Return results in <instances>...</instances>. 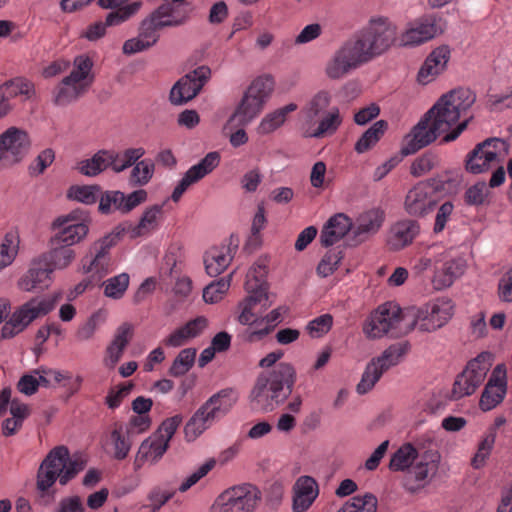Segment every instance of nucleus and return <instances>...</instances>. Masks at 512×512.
<instances>
[{"label": "nucleus", "mask_w": 512, "mask_h": 512, "mask_svg": "<svg viewBox=\"0 0 512 512\" xmlns=\"http://www.w3.org/2000/svg\"><path fill=\"white\" fill-rule=\"evenodd\" d=\"M489 195V190L485 182H477L469 187L465 192V201L469 205H482Z\"/></svg>", "instance_id": "0e129e2a"}, {"label": "nucleus", "mask_w": 512, "mask_h": 512, "mask_svg": "<svg viewBox=\"0 0 512 512\" xmlns=\"http://www.w3.org/2000/svg\"><path fill=\"white\" fill-rule=\"evenodd\" d=\"M237 402L236 393L232 389H223L212 395L205 404L217 419L225 416Z\"/></svg>", "instance_id": "4c0bfd02"}, {"label": "nucleus", "mask_w": 512, "mask_h": 512, "mask_svg": "<svg viewBox=\"0 0 512 512\" xmlns=\"http://www.w3.org/2000/svg\"><path fill=\"white\" fill-rule=\"evenodd\" d=\"M145 154V150L139 148L126 149L122 154L112 150L113 163L110 164L112 170L120 173L125 169L133 166Z\"/></svg>", "instance_id": "49530a36"}, {"label": "nucleus", "mask_w": 512, "mask_h": 512, "mask_svg": "<svg viewBox=\"0 0 512 512\" xmlns=\"http://www.w3.org/2000/svg\"><path fill=\"white\" fill-rule=\"evenodd\" d=\"M217 418L204 403L192 415L184 427L185 438L187 441H194L205 430H207Z\"/></svg>", "instance_id": "473e14b6"}, {"label": "nucleus", "mask_w": 512, "mask_h": 512, "mask_svg": "<svg viewBox=\"0 0 512 512\" xmlns=\"http://www.w3.org/2000/svg\"><path fill=\"white\" fill-rule=\"evenodd\" d=\"M93 61L87 55L74 58L73 69L53 90V102L57 106H67L84 96L94 81Z\"/></svg>", "instance_id": "423d86ee"}, {"label": "nucleus", "mask_w": 512, "mask_h": 512, "mask_svg": "<svg viewBox=\"0 0 512 512\" xmlns=\"http://www.w3.org/2000/svg\"><path fill=\"white\" fill-rule=\"evenodd\" d=\"M2 86L10 99L22 96L24 100H31L36 95L34 83L24 77H15L5 81Z\"/></svg>", "instance_id": "79ce46f5"}, {"label": "nucleus", "mask_w": 512, "mask_h": 512, "mask_svg": "<svg viewBox=\"0 0 512 512\" xmlns=\"http://www.w3.org/2000/svg\"><path fill=\"white\" fill-rule=\"evenodd\" d=\"M124 193L121 191H106L99 200V210L104 214L112 211L123 213Z\"/></svg>", "instance_id": "5fc2aeb1"}, {"label": "nucleus", "mask_w": 512, "mask_h": 512, "mask_svg": "<svg viewBox=\"0 0 512 512\" xmlns=\"http://www.w3.org/2000/svg\"><path fill=\"white\" fill-rule=\"evenodd\" d=\"M420 232V225L412 219L396 222L389 230L387 245L392 251H399L410 245Z\"/></svg>", "instance_id": "a878e982"}, {"label": "nucleus", "mask_w": 512, "mask_h": 512, "mask_svg": "<svg viewBox=\"0 0 512 512\" xmlns=\"http://www.w3.org/2000/svg\"><path fill=\"white\" fill-rule=\"evenodd\" d=\"M119 233H109L95 241L89 248V253L102 258L111 259L110 249L118 242Z\"/></svg>", "instance_id": "680f3d73"}, {"label": "nucleus", "mask_w": 512, "mask_h": 512, "mask_svg": "<svg viewBox=\"0 0 512 512\" xmlns=\"http://www.w3.org/2000/svg\"><path fill=\"white\" fill-rule=\"evenodd\" d=\"M439 159L432 153H425L416 158L410 167V173L414 177H421L438 165Z\"/></svg>", "instance_id": "052dcab7"}, {"label": "nucleus", "mask_w": 512, "mask_h": 512, "mask_svg": "<svg viewBox=\"0 0 512 512\" xmlns=\"http://www.w3.org/2000/svg\"><path fill=\"white\" fill-rule=\"evenodd\" d=\"M507 392V376L504 364H498L482 392L479 407L482 411H490L499 405Z\"/></svg>", "instance_id": "4be33fe9"}, {"label": "nucleus", "mask_w": 512, "mask_h": 512, "mask_svg": "<svg viewBox=\"0 0 512 512\" xmlns=\"http://www.w3.org/2000/svg\"><path fill=\"white\" fill-rule=\"evenodd\" d=\"M165 203L166 201L163 204H155L148 207L143 212L139 224L132 229L131 237H138L156 229L163 216V207Z\"/></svg>", "instance_id": "58836bf2"}, {"label": "nucleus", "mask_w": 512, "mask_h": 512, "mask_svg": "<svg viewBox=\"0 0 512 512\" xmlns=\"http://www.w3.org/2000/svg\"><path fill=\"white\" fill-rule=\"evenodd\" d=\"M465 269L466 263L463 259H452L444 263L442 273L436 275L434 281L439 288L449 287L456 278L465 272Z\"/></svg>", "instance_id": "37998d69"}, {"label": "nucleus", "mask_w": 512, "mask_h": 512, "mask_svg": "<svg viewBox=\"0 0 512 512\" xmlns=\"http://www.w3.org/2000/svg\"><path fill=\"white\" fill-rule=\"evenodd\" d=\"M220 163V155L218 152H209L206 156L197 164L190 167L179 181L177 186L174 188L171 199L174 202H178L182 195L192 184L197 183L203 179L206 175L210 174Z\"/></svg>", "instance_id": "412c9836"}, {"label": "nucleus", "mask_w": 512, "mask_h": 512, "mask_svg": "<svg viewBox=\"0 0 512 512\" xmlns=\"http://www.w3.org/2000/svg\"><path fill=\"white\" fill-rule=\"evenodd\" d=\"M450 182V178L434 177L417 183L406 194L404 201L405 211L414 217L426 216L436 206L437 200L434 192L445 190L446 184Z\"/></svg>", "instance_id": "9d476101"}, {"label": "nucleus", "mask_w": 512, "mask_h": 512, "mask_svg": "<svg viewBox=\"0 0 512 512\" xmlns=\"http://www.w3.org/2000/svg\"><path fill=\"white\" fill-rule=\"evenodd\" d=\"M342 123L339 108L336 106L330 107L326 114L320 116L312 123L306 121L305 129L303 132L306 138H324L333 135Z\"/></svg>", "instance_id": "b1692460"}, {"label": "nucleus", "mask_w": 512, "mask_h": 512, "mask_svg": "<svg viewBox=\"0 0 512 512\" xmlns=\"http://www.w3.org/2000/svg\"><path fill=\"white\" fill-rule=\"evenodd\" d=\"M155 164L151 159L136 161L130 174V183L134 186H144L153 177Z\"/></svg>", "instance_id": "8fccbe9b"}, {"label": "nucleus", "mask_w": 512, "mask_h": 512, "mask_svg": "<svg viewBox=\"0 0 512 512\" xmlns=\"http://www.w3.org/2000/svg\"><path fill=\"white\" fill-rule=\"evenodd\" d=\"M397 37V26L387 17L371 18L368 25L346 40L325 65L331 80L344 78L349 72L386 52Z\"/></svg>", "instance_id": "f03ea898"}, {"label": "nucleus", "mask_w": 512, "mask_h": 512, "mask_svg": "<svg viewBox=\"0 0 512 512\" xmlns=\"http://www.w3.org/2000/svg\"><path fill=\"white\" fill-rule=\"evenodd\" d=\"M508 145L499 138H489L477 144L468 154L466 160L467 171L480 174L489 169L492 162L496 161L501 151L506 152Z\"/></svg>", "instance_id": "6ab92c4d"}, {"label": "nucleus", "mask_w": 512, "mask_h": 512, "mask_svg": "<svg viewBox=\"0 0 512 512\" xmlns=\"http://www.w3.org/2000/svg\"><path fill=\"white\" fill-rule=\"evenodd\" d=\"M30 139L26 131L10 127L0 135V168L11 167L27 155Z\"/></svg>", "instance_id": "2eb2a0df"}, {"label": "nucleus", "mask_w": 512, "mask_h": 512, "mask_svg": "<svg viewBox=\"0 0 512 512\" xmlns=\"http://www.w3.org/2000/svg\"><path fill=\"white\" fill-rule=\"evenodd\" d=\"M83 272L90 275L95 282L101 281L109 272L111 259L88 253L83 259Z\"/></svg>", "instance_id": "c03bdc74"}, {"label": "nucleus", "mask_w": 512, "mask_h": 512, "mask_svg": "<svg viewBox=\"0 0 512 512\" xmlns=\"http://www.w3.org/2000/svg\"><path fill=\"white\" fill-rule=\"evenodd\" d=\"M237 249V244L232 245V238L229 243L211 247L204 254V265L206 273L216 277L226 270L230 265Z\"/></svg>", "instance_id": "5701e85b"}, {"label": "nucleus", "mask_w": 512, "mask_h": 512, "mask_svg": "<svg viewBox=\"0 0 512 512\" xmlns=\"http://www.w3.org/2000/svg\"><path fill=\"white\" fill-rule=\"evenodd\" d=\"M232 274L207 285L203 290V299L206 303H217L226 294L230 287Z\"/></svg>", "instance_id": "603ef678"}, {"label": "nucleus", "mask_w": 512, "mask_h": 512, "mask_svg": "<svg viewBox=\"0 0 512 512\" xmlns=\"http://www.w3.org/2000/svg\"><path fill=\"white\" fill-rule=\"evenodd\" d=\"M40 258L53 271L68 267L75 259V252L65 244H54V239L51 238L50 250L42 254Z\"/></svg>", "instance_id": "72a5a7b5"}, {"label": "nucleus", "mask_w": 512, "mask_h": 512, "mask_svg": "<svg viewBox=\"0 0 512 512\" xmlns=\"http://www.w3.org/2000/svg\"><path fill=\"white\" fill-rule=\"evenodd\" d=\"M260 500V491L251 485L238 486L222 493L212 512H253Z\"/></svg>", "instance_id": "4468645a"}, {"label": "nucleus", "mask_w": 512, "mask_h": 512, "mask_svg": "<svg viewBox=\"0 0 512 512\" xmlns=\"http://www.w3.org/2000/svg\"><path fill=\"white\" fill-rule=\"evenodd\" d=\"M383 213L373 209L361 214L353 230V244L358 245L374 235L382 226Z\"/></svg>", "instance_id": "7c9ffc66"}, {"label": "nucleus", "mask_w": 512, "mask_h": 512, "mask_svg": "<svg viewBox=\"0 0 512 512\" xmlns=\"http://www.w3.org/2000/svg\"><path fill=\"white\" fill-rule=\"evenodd\" d=\"M297 109V105L289 103L288 105L281 107L271 113H268L259 123L257 131L259 134L267 135L279 127H281L286 121L287 115Z\"/></svg>", "instance_id": "ea45409f"}, {"label": "nucleus", "mask_w": 512, "mask_h": 512, "mask_svg": "<svg viewBox=\"0 0 512 512\" xmlns=\"http://www.w3.org/2000/svg\"><path fill=\"white\" fill-rule=\"evenodd\" d=\"M18 245L13 235L7 234L0 244V271L9 266L17 255Z\"/></svg>", "instance_id": "bf43d9fd"}, {"label": "nucleus", "mask_w": 512, "mask_h": 512, "mask_svg": "<svg viewBox=\"0 0 512 512\" xmlns=\"http://www.w3.org/2000/svg\"><path fill=\"white\" fill-rule=\"evenodd\" d=\"M220 163V155L218 152H209L206 156L197 164L190 167L179 181L177 186L174 188L171 199L174 202H178L182 195L192 184L197 183L203 179L206 175L210 174Z\"/></svg>", "instance_id": "aec40b11"}, {"label": "nucleus", "mask_w": 512, "mask_h": 512, "mask_svg": "<svg viewBox=\"0 0 512 512\" xmlns=\"http://www.w3.org/2000/svg\"><path fill=\"white\" fill-rule=\"evenodd\" d=\"M248 297L245 299L243 303L242 312L239 315V322L243 325H251L257 322V316L253 312V309L257 303L262 302V300H267V296L256 293H248Z\"/></svg>", "instance_id": "4d7b16f0"}, {"label": "nucleus", "mask_w": 512, "mask_h": 512, "mask_svg": "<svg viewBox=\"0 0 512 512\" xmlns=\"http://www.w3.org/2000/svg\"><path fill=\"white\" fill-rule=\"evenodd\" d=\"M318 485L314 478L301 476L294 485L293 510L306 511L318 496Z\"/></svg>", "instance_id": "c756f323"}, {"label": "nucleus", "mask_w": 512, "mask_h": 512, "mask_svg": "<svg viewBox=\"0 0 512 512\" xmlns=\"http://www.w3.org/2000/svg\"><path fill=\"white\" fill-rule=\"evenodd\" d=\"M450 56L451 50L448 45H441L435 48L420 68L418 81L422 84L431 82L446 69Z\"/></svg>", "instance_id": "393cba45"}, {"label": "nucleus", "mask_w": 512, "mask_h": 512, "mask_svg": "<svg viewBox=\"0 0 512 512\" xmlns=\"http://www.w3.org/2000/svg\"><path fill=\"white\" fill-rule=\"evenodd\" d=\"M112 150H99L91 158L77 164L78 171L89 177L97 176L113 163Z\"/></svg>", "instance_id": "c9c22d12"}, {"label": "nucleus", "mask_w": 512, "mask_h": 512, "mask_svg": "<svg viewBox=\"0 0 512 512\" xmlns=\"http://www.w3.org/2000/svg\"><path fill=\"white\" fill-rule=\"evenodd\" d=\"M272 89L273 82L268 76H261L253 80L228 119L225 129L232 124L244 127L254 120L262 112Z\"/></svg>", "instance_id": "0eeeda50"}, {"label": "nucleus", "mask_w": 512, "mask_h": 512, "mask_svg": "<svg viewBox=\"0 0 512 512\" xmlns=\"http://www.w3.org/2000/svg\"><path fill=\"white\" fill-rule=\"evenodd\" d=\"M410 320L396 303L386 302L371 314L363 330L369 338H380L389 332L398 337L408 333L405 328Z\"/></svg>", "instance_id": "6e6552de"}, {"label": "nucleus", "mask_w": 512, "mask_h": 512, "mask_svg": "<svg viewBox=\"0 0 512 512\" xmlns=\"http://www.w3.org/2000/svg\"><path fill=\"white\" fill-rule=\"evenodd\" d=\"M295 381L296 371L287 362L260 373L250 393L252 407L262 412L273 411L292 393Z\"/></svg>", "instance_id": "20e7f679"}, {"label": "nucleus", "mask_w": 512, "mask_h": 512, "mask_svg": "<svg viewBox=\"0 0 512 512\" xmlns=\"http://www.w3.org/2000/svg\"><path fill=\"white\" fill-rule=\"evenodd\" d=\"M181 422L182 417L180 415H175L173 417L167 418L161 423V425L156 430V432H154V434L157 437L165 440L166 443L169 444L170 440L174 436Z\"/></svg>", "instance_id": "774afa93"}, {"label": "nucleus", "mask_w": 512, "mask_h": 512, "mask_svg": "<svg viewBox=\"0 0 512 512\" xmlns=\"http://www.w3.org/2000/svg\"><path fill=\"white\" fill-rule=\"evenodd\" d=\"M454 314L451 299L438 298L419 308L405 328L410 332L418 328L422 332H434L445 326Z\"/></svg>", "instance_id": "9b49d317"}, {"label": "nucleus", "mask_w": 512, "mask_h": 512, "mask_svg": "<svg viewBox=\"0 0 512 512\" xmlns=\"http://www.w3.org/2000/svg\"><path fill=\"white\" fill-rule=\"evenodd\" d=\"M215 466V460L211 459L202 464L194 473L188 476L179 486L178 490L181 493L188 491L200 479L206 476Z\"/></svg>", "instance_id": "338daca9"}, {"label": "nucleus", "mask_w": 512, "mask_h": 512, "mask_svg": "<svg viewBox=\"0 0 512 512\" xmlns=\"http://www.w3.org/2000/svg\"><path fill=\"white\" fill-rule=\"evenodd\" d=\"M333 324V317L330 314H323L311 320L306 327L307 332L313 338H319L328 333Z\"/></svg>", "instance_id": "e2e57ef3"}, {"label": "nucleus", "mask_w": 512, "mask_h": 512, "mask_svg": "<svg viewBox=\"0 0 512 512\" xmlns=\"http://www.w3.org/2000/svg\"><path fill=\"white\" fill-rule=\"evenodd\" d=\"M100 187L98 185H87L75 187L70 194L75 200L90 205L96 203Z\"/></svg>", "instance_id": "69168bd1"}, {"label": "nucleus", "mask_w": 512, "mask_h": 512, "mask_svg": "<svg viewBox=\"0 0 512 512\" xmlns=\"http://www.w3.org/2000/svg\"><path fill=\"white\" fill-rule=\"evenodd\" d=\"M130 277L127 273H121L104 282V295L113 299H120L129 286Z\"/></svg>", "instance_id": "864d4df0"}, {"label": "nucleus", "mask_w": 512, "mask_h": 512, "mask_svg": "<svg viewBox=\"0 0 512 512\" xmlns=\"http://www.w3.org/2000/svg\"><path fill=\"white\" fill-rule=\"evenodd\" d=\"M495 439L496 432H494L493 430H489L488 433L480 442L478 450L471 460V464L474 468L479 469L484 465L486 459L490 455V452L494 446Z\"/></svg>", "instance_id": "6e6d98bb"}, {"label": "nucleus", "mask_w": 512, "mask_h": 512, "mask_svg": "<svg viewBox=\"0 0 512 512\" xmlns=\"http://www.w3.org/2000/svg\"><path fill=\"white\" fill-rule=\"evenodd\" d=\"M196 357V349L185 348L174 359L169 374L173 377L185 375L193 366Z\"/></svg>", "instance_id": "3c124183"}, {"label": "nucleus", "mask_w": 512, "mask_h": 512, "mask_svg": "<svg viewBox=\"0 0 512 512\" xmlns=\"http://www.w3.org/2000/svg\"><path fill=\"white\" fill-rule=\"evenodd\" d=\"M86 465L87 461L83 457H70L69 449L66 446H56L49 451L39 466L36 487L44 494L56 481L65 486L82 472Z\"/></svg>", "instance_id": "39448f33"}, {"label": "nucleus", "mask_w": 512, "mask_h": 512, "mask_svg": "<svg viewBox=\"0 0 512 512\" xmlns=\"http://www.w3.org/2000/svg\"><path fill=\"white\" fill-rule=\"evenodd\" d=\"M444 29L441 18L433 15L423 16L408 23L400 36V42L403 46H417L442 34Z\"/></svg>", "instance_id": "a211bd4d"}, {"label": "nucleus", "mask_w": 512, "mask_h": 512, "mask_svg": "<svg viewBox=\"0 0 512 512\" xmlns=\"http://www.w3.org/2000/svg\"><path fill=\"white\" fill-rule=\"evenodd\" d=\"M268 259L266 257L259 258L254 266L249 270L245 282L247 293H258L267 296V284L265 277L268 272Z\"/></svg>", "instance_id": "f704fd0d"}, {"label": "nucleus", "mask_w": 512, "mask_h": 512, "mask_svg": "<svg viewBox=\"0 0 512 512\" xmlns=\"http://www.w3.org/2000/svg\"><path fill=\"white\" fill-rule=\"evenodd\" d=\"M410 345L408 342H400L390 345L383 351L381 356L373 358L366 366L356 390L359 394H365L370 391L379 381L384 372L389 368L396 366L401 359L408 353Z\"/></svg>", "instance_id": "f8f14e48"}, {"label": "nucleus", "mask_w": 512, "mask_h": 512, "mask_svg": "<svg viewBox=\"0 0 512 512\" xmlns=\"http://www.w3.org/2000/svg\"><path fill=\"white\" fill-rule=\"evenodd\" d=\"M476 101L475 93L469 88H456L442 95L425 113L420 121L404 138L401 153L412 155L434 142L440 134L446 133L442 141L445 143L456 140L467 128L471 119L467 118L456 124L461 115L466 113Z\"/></svg>", "instance_id": "f257e3e1"}, {"label": "nucleus", "mask_w": 512, "mask_h": 512, "mask_svg": "<svg viewBox=\"0 0 512 512\" xmlns=\"http://www.w3.org/2000/svg\"><path fill=\"white\" fill-rule=\"evenodd\" d=\"M54 228L60 230L52 237L54 244H65L68 247L84 239L89 231L86 217L78 210H74L67 215L60 216L53 222Z\"/></svg>", "instance_id": "f3484780"}, {"label": "nucleus", "mask_w": 512, "mask_h": 512, "mask_svg": "<svg viewBox=\"0 0 512 512\" xmlns=\"http://www.w3.org/2000/svg\"><path fill=\"white\" fill-rule=\"evenodd\" d=\"M189 17L188 11L179 5L161 4L140 21L137 36L123 43V53L133 55L150 49L159 41L161 30L180 27Z\"/></svg>", "instance_id": "7ed1b4c3"}, {"label": "nucleus", "mask_w": 512, "mask_h": 512, "mask_svg": "<svg viewBox=\"0 0 512 512\" xmlns=\"http://www.w3.org/2000/svg\"><path fill=\"white\" fill-rule=\"evenodd\" d=\"M331 95L327 91H319L309 102L306 108V121L312 123L330 109Z\"/></svg>", "instance_id": "de8ad7c7"}, {"label": "nucleus", "mask_w": 512, "mask_h": 512, "mask_svg": "<svg viewBox=\"0 0 512 512\" xmlns=\"http://www.w3.org/2000/svg\"><path fill=\"white\" fill-rule=\"evenodd\" d=\"M387 128L388 123L385 120L375 122L357 140L354 146L355 151L362 154L372 149L382 138Z\"/></svg>", "instance_id": "a19ab883"}, {"label": "nucleus", "mask_w": 512, "mask_h": 512, "mask_svg": "<svg viewBox=\"0 0 512 512\" xmlns=\"http://www.w3.org/2000/svg\"><path fill=\"white\" fill-rule=\"evenodd\" d=\"M417 456L418 452L412 444H404L392 455L389 468L393 471L409 470Z\"/></svg>", "instance_id": "a18cd8bd"}, {"label": "nucleus", "mask_w": 512, "mask_h": 512, "mask_svg": "<svg viewBox=\"0 0 512 512\" xmlns=\"http://www.w3.org/2000/svg\"><path fill=\"white\" fill-rule=\"evenodd\" d=\"M126 0H99L102 8L113 9L107 14L105 23L108 27L120 25L133 16L142 8V1H133L123 5Z\"/></svg>", "instance_id": "cd10ccee"}, {"label": "nucleus", "mask_w": 512, "mask_h": 512, "mask_svg": "<svg viewBox=\"0 0 512 512\" xmlns=\"http://www.w3.org/2000/svg\"><path fill=\"white\" fill-rule=\"evenodd\" d=\"M58 296L32 298L15 311L1 329V338L8 339L22 332L33 320L52 311Z\"/></svg>", "instance_id": "1a4fd4ad"}, {"label": "nucleus", "mask_w": 512, "mask_h": 512, "mask_svg": "<svg viewBox=\"0 0 512 512\" xmlns=\"http://www.w3.org/2000/svg\"><path fill=\"white\" fill-rule=\"evenodd\" d=\"M211 77V69L202 65L180 78L170 91V101L174 105H183L192 100L201 91Z\"/></svg>", "instance_id": "dca6fc26"}, {"label": "nucleus", "mask_w": 512, "mask_h": 512, "mask_svg": "<svg viewBox=\"0 0 512 512\" xmlns=\"http://www.w3.org/2000/svg\"><path fill=\"white\" fill-rule=\"evenodd\" d=\"M53 271L39 257L31 264L27 273L19 280L18 286L21 290L31 292L34 290H43L51 282L50 275Z\"/></svg>", "instance_id": "bb28decb"}, {"label": "nucleus", "mask_w": 512, "mask_h": 512, "mask_svg": "<svg viewBox=\"0 0 512 512\" xmlns=\"http://www.w3.org/2000/svg\"><path fill=\"white\" fill-rule=\"evenodd\" d=\"M131 438L128 437V435H124L122 432V428H115L111 432V439L114 446V457L117 460H123L125 459L131 449Z\"/></svg>", "instance_id": "13d9d810"}, {"label": "nucleus", "mask_w": 512, "mask_h": 512, "mask_svg": "<svg viewBox=\"0 0 512 512\" xmlns=\"http://www.w3.org/2000/svg\"><path fill=\"white\" fill-rule=\"evenodd\" d=\"M168 447L169 444L165 440L153 433L141 443L134 461L135 468H140L146 461H150L152 464L157 463L166 453Z\"/></svg>", "instance_id": "2f4dec72"}, {"label": "nucleus", "mask_w": 512, "mask_h": 512, "mask_svg": "<svg viewBox=\"0 0 512 512\" xmlns=\"http://www.w3.org/2000/svg\"><path fill=\"white\" fill-rule=\"evenodd\" d=\"M377 498L372 493L363 496H354L347 501L337 512H376Z\"/></svg>", "instance_id": "09e8293b"}, {"label": "nucleus", "mask_w": 512, "mask_h": 512, "mask_svg": "<svg viewBox=\"0 0 512 512\" xmlns=\"http://www.w3.org/2000/svg\"><path fill=\"white\" fill-rule=\"evenodd\" d=\"M351 228V219L343 213H338L326 222L321 231L319 241L324 247L332 246L340 241Z\"/></svg>", "instance_id": "c85d7f7f"}, {"label": "nucleus", "mask_w": 512, "mask_h": 512, "mask_svg": "<svg viewBox=\"0 0 512 512\" xmlns=\"http://www.w3.org/2000/svg\"><path fill=\"white\" fill-rule=\"evenodd\" d=\"M440 455L437 452H426L414 466L407 472V480L414 479L416 482H423L434 474L438 469Z\"/></svg>", "instance_id": "e433bc0d"}, {"label": "nucleus", "mask_w": 512, "mask_h": 512, "mask_svg": "<svg viewBox=\"0 0 512 512\" xmlns=\"http://www.w3.org/2000/svg\"><path fill=\"white\" fill-rule=\"evenodd\" d=\"M491 359V353L483 352L467 364L453 384L452 398L454 400L469 396L476 391L491 367Z\"/></svg>", "instance_id": "ddd939ff"}]
</instances>
